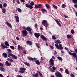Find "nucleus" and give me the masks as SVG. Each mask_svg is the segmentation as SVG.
Segmentation results:
<instances>
[{
	"label": "nucleus",
	"instance_id": "nucleus-1",
	"mask_svg": "<svg viewBox=\"0 0 77 77\" xmlns=\"http://www.w3.org/2000/svg\"><path fill=\"white\" fill-rule=\"evenodd\" d=\"M30 5H29V4H26L25 5V6L26 8H29L30 9H32L33 8V7L32 6L34 5V2L33 1L31 2Z\"/></svg>",
	"mask_w": 77,
	"mask_h": 77
},
{
	"label": "nucleus",
	"instance_id": "nucleus-2",
	"mask_svg": "<svg viewBox=\"0 0 77 77\" xmlns=\"http://www.w3.org/2000/svg\"><path fill=\"white\" fill-rule=\"evenodd\" d=\"M55 46L59 50L60 49L61 50H63V47L62 45V44H60L58 45V44H55Z\"/></svg>",
	"mask_w": 77,
	"mask_h": 77
},
{
	"label": "nucleus",
	"instance_id": "nucleus-3",
	"mask_svg": "<svg viewBox=\"0 0 77 77\" xmlns=\"http://www.w3.org/2000/svg\"><path fill=\"white\" fill-rule=\"evenodd\" d=\"M68 53L69 54L73 56L75 58L76 57V60L77 61V56L76 53H71L70 52V51L68 52Z\"/></svg>",
	"mask_w": 77,
	"mask_h": 77
},
{
	"label": "nucleus",
	"instance_id": "nucleus-4",
	"mask_svg": "<svg viewBox=\"0 0 77 77\" xmlns=\"http://www.w3.org/2000/svg\"><path fill=\"white\" fill-rule=\"evenodd\" d=\"M22 33L23 35V36H26L28 34V32L26 30H24L22 31Z\"/></svg>",
	"mask_w": 77,
	"mask_h": 77
},
{
	"label": "nucleus",
	"instance_id": "nucleus-5",
	"mask_svg": "<svg viewBox=\"0 0 77 77\" xmlns=\"http://www.w3.org/2000/svg\"><path fill=\"white\" fill-rule=\"evenodd\" d=\"M49 62L50 65L51 66H54V60L53 59L51 58L49 61Z\"/></svg>",
	"mask_w": 77,
	"mask_h": 77
},
{
	"label": "nucleus",
	"instance_id": "nucleus-6",
	"mask_svg": "<svg viewBox=\"0 0 77 77\" xmlns=\"http://www.w3.org/2000/svg\"><path fill=\"white\" fill-rule=\"evenodd\" d=\"M20 70H20L19 71V72H21V73H24V71L26 70V68L24 67H23V68H20Z\"/></svg>",
	"mask_w": 77,
	"mask_h": 77
},
{
	"label": "nucleus",
	"instance_id": "nucleus-7",
	"mask_svg": "<svg viewBox=\"0 0 77 77\" xmlns=\"http://www.w3.org/2000/svg\"><path fill=\"white\" fill-rule=\"evenodd\" d=\"M55 75L57 77H63L61 73L59 72H57L55 73Z\"/></svg>",
	"mask_w": 77,
	"mask_h": 77
},
{
	"label": "nucleus",
	"instance_id": "nucleus-8",
	"mask_svg": "<svg viewBox=\"0 0 77 77\" xmlns=\"http://www.w3.org/2000/svg\"><path fill=\"white\" fill-rule=\"evenodd\" d=\"M42 5L41 4H38V5L35 4V9H38L40 7H42Z\"/></svg>",
	"mask_w": 77,
	"mask_h": 77
},
{
	"label": "nucleus",
	"instance_id": "nucleus-9",
	"mask_svg": "<svg viewBox=\"0 0 77 77\" xmlns=\"http://www.w3.org/2000/svg\"><path fill=\"white\" fill-rule=\"evenodd\" d=\"M9 55H10V56H11L14 59H17V56H16V55H14L13 54H9Z\"/></svg>",
	"mask_w": 77,
	"mask_h": 77
},
{
	"label": "nucleus",
	"instance_id": "nucleus-10",
	"mask_svg": "<svg viewBox=\"0 0 77 77\" xmlns=\"http://www.w3.org/2000/svg\"><path fill=\"white\" fill-rule=\"evenodd\" d=\"M5 23L7 24V25L9 27L12 29V25L11 24L9 23V22L6 21L5 22Z\"/></svg>",
	"mask_w": 77,
	"mask_h": 77
},
{
	"label": "nucleus",
	"instance_id": "nucleus-11",
	"mask_svg": "<svg viewBox=\"0 0 77 77\" xmlns=\"http://www.w3.org/2000/svg\"><path fill=\"white\" fill-rule=\"evenodd\" d=\"M5 23L7 24V25L9 27L12 29V25L11 24L9 23V22L6 21L5 22Z\"/></svg>",
	"mask_w": 77,
	"mask_h": 77
},
{
	"label": "nucleus",
	"instance_id": "nucleus-12",
	"mask_svg": "<svg viewBox=\"0 0 77 77\" xmlns=\"http://www.w3.org/2000/svg\"><path fill=\"white\" fill-rule=\"evenodd\" d=\"M1 45L2 47V48L3 49V50H4V49H5V48H8V47H7L5 45H4V44H3V43H1Z\"/></svg>",
	"mask_w": 77,
	"mask_h": 77
},
{
	"label": "nucleus",
	"instance_id": "nucleus-13",
	"mask_svg": "<svg viewBox=\"0 0 77 77\" xmlns=\"http://www.w3.org/2000/svg\"><path fill=\"white\" fill-rule=\"evenodd\" d=\"M34 35L36 38H39V37L40 36L41 34L39 33L35 32L34 33Z\"/></svg>",
	"mask_w": 77,
	"mask_h": 77
},
{
	"label": "nucleus",
	"instance_id": "nucleus-14",
	"mask_svg": "<svg viewBox=\"0 0 77 77\" xmlns=\"http://www.w3.org/2000/svg\"><path fill=\"white\" fill-rule=\"evenodd\" d=\"M5 65L7 66H10L11 65V63H9L8 61H6L5 62Z\"/></svg>",
	"mask_w": 77,
	"mask_h": 77
},
{
	"label": "nucleus",
	"instance_id": "nucleus-15",
	"mask_svg": "<svg viewBox=\"0 0 77 77\" xmlns=\"http://www.w3.org/2000/svg\"><path fill=\"white\" fill-rule=\"evenodd\" d=\"M7 51H8V56L9 57H10V55H9V54H12V53H11V52H12V51H11V50L10 49H7Z\"/></svg>",
	"mask_w": 77,
	"mask_h": 77
},
{
	"label": "nucleus",
	"instance_id": "nucleus-16",
	"mask_svg": "<svg viewBox=\"0 0 77 77\" xmlns=\"http://www.w3.org/2000/svg\"><path fill=\"white\" fill-rule=\"evenodd\" d=\"M14 17L16 19V21L17 23H19V17L17 16H15Z\"/></svg>",
	"mask_w": 77,
	"mask_h": 77
},
{
	"label": "nucleus",
	"instance_id": "nucleus-17",
	"mask_svg": "<svg viewBox=\"0 0 77 77\" xmlns=\"http://www.w3.org/2000/svg\"><path fill=\"white\" fill-rule=\"evenodd\" d=\"M54 42L55 44H60V43H61V42H60V41L58 39L55 40Z\"/></svg>",
	"mask_w": 77,
	"mask_h": 77
},
{
	"label": "nucleus",
	"instance_id": "nucleus-18",
	"mask_svg": "<svg viewBox=\"0 0 77 77\" xmlns=\"http://www.w3.org/2000/svg\"><path fill=\"white\" fill-rule=\"evenodd\" d=\"M26 30L27 31H32V29L30 26H28L26 27Z\"/></svg>",
	"mask_w": 77,
	"mask_h": 77
},
{
	"label": "nucleus",
	"instance_id": "nucleus-19",
	"mask_svg": "<svg viewBox=\"0 0 77 77\" xmlns=\"http://www.w3.org/2000/svg\"><path fill=\"white\" fill-rule=\"evenodd\" d=\"M26 43L27 44H29V45H32V42L29 41H27Z\"/></svg>",
	"mask_w": 77,
	"mask_h": 77
},
{
	"label": "nucleus",
	"instance_id": "nucleus-20",
	"mask_svg": "<svg viewBox=\"0 0 77 77\" xmlns=\"http://www.w3.org/2000/svg\"><path fill=\"white\" fill-rule=\"evenodd\" d=\"M55 21L56 22L58 25V26H59L60 27H61V24H60V23H59V22L58 20H57V19H56L55 20Z\"/></svg>",
	"mask_w": 77,
	"mask_h": 77
},
{
	"label": "nucleus",
	"instance_id": "nucleus-21",
	"mask_svg": "<svg viewBox=\"0 0 77 77\" xmlns=\"http://www.w3.org/2000/svg\"><path fill=\"white\" fill-rule=\"evenodd\" d=\"M32 75L34 77H38V76L39 75V74H38V73H37L35 74H32Z\"/></svg>",
	"mask_w": 77,
	"mask_h": 77
},
{
	"label": "nucleus",
	"instance_id": "nucleus-22",
	"mask_svg": "<svg viewBox=\"0 0 77 77\" xmlns=\"http://www.w3.org/2000/svg\"><path fill=\"white\" fill-rule=\"evenodd\" d=\"M45 6L48 9L50 8V5L48 4H45Z\"/></svg>",
	"mask_w": 77,
	"mask_h": 77
},
{
	"label": "nucleus",
	"instance_id": "nucleus-23",
	"mask_svg": "<svg viewBox=\"0 0 77 77\" xmlns=\"http://www.w3.org/2000/svg\"><path fill=\"white\" fill-rule=\"evenodd\" d=\"M18 50H23V48L19 45H18Z\"/></svg>",
	"mask_w": 77,
	"mask_h": 77
},
{
	"label": "nucleus",
	"instance_id": "nucleus-24",
	"mask_svg": "<svg viewBox=\"0 0 77 77\" xmlns=\"http://www.w3.org/2000/svg\"><path fill=\"white\" fill-rule=\"evenodd\" d=\"M2 56L5 58H6V57H7V54L5 53H3Z\"/></svg>",
	"mask_w": 77,
	"mask_h": 77
},
{
	"label": "nucleus",
	"instance_id": "nucleus-25",
	"mask_svg": "<svg viewBox=\"0 0 77 77\" xmlns=\"http://www.w3.org/2000/svg\"><path fill=\"white\" fill-rule=\"evenodd\" d=\"M41 11L43 13H44L45 12H47V11L46 10L45 8H42L41 9Z\"/></svg>",
	"mask_w": 77,
	"mask_h": 77
},
{
	"label": "nucleus",
	"instance_id": "nucleus-26",
	"mask_svg": "<svg viewBox=\"0 0 77 77\" xmlns=\"http://www.w3.org/2000/svg\"><path fill=\"white\" fill-rule=\"evenodd\" d=\"M28 59L29 60H30V61H31V60H32V61H33V58L32 57H27Z\"/></svg>",
	"mask_w": 77,
	"mask_h": 77
},
{
	"label": "nucleus",
	"instance_id": "nucleus-27",
	"mask_svg": "<svg viewBox=\"0 0 77 77\" xmlns=\"http://www.w3.org/2000/svg\"><path fill=\"white\" fill-rule=\"evenodd\" d=\"M0 69L1 71H3V72H5V69L3 68V67H0Z\"/></svg>",
	"mask_w": 77,
	"mask_h": 77
},
{
	"label": "nucleus",
	"instance_id": "nucleus-28",
	"mask_svg": "<svg viewBox=\"0 0 77 77\" xmlns=\"http://www.w3.org/2000/svg\"><path fill=\"white\" fill-rule=\"evenodd\" d=\"M40 38H41V39H47L44 35H40Z\"/></svg>",
	"mask_w": 77,
	"mask_h": 77
},
{
	"label": "nucleus",
	"instance_id": "nucleus-29",
	"mask_svg": "<svg viewBox=\"0 0 77 77\" xmlns=\"http://www.w3.org/2000/svg\"><path fill=\"white\" fill-rule=\"evenodd\" d=\"M35 62L36 63L37 65H39L40 64V62H39V61L38 60H37L36 61H35Z\"/></svg>",
	"mask_w": 77,
	"mask_h": 77
},
{
	"label": "nucleus",
	"instance_id": "nucleus-30",
	"mask_svg": "<svg viewBox=\"0 0 77 77\" xmlns=\"http://www.w3.org/2000/svg\"><path fill=\"white\" fill-rule=\"evenodd\" d=\"M5 45H6V46H7L8 47H9V43H8V42H5Z\"/></svg>",
	"mask_w": 77,
	"mask_h": 77
},
{
	"label": "nucleus",
	"instance_id": "nucleus-31",
	"mask_svg": "<svg viewBox=\"0 0 77 77\" xmlns=\"http://www.w3.org/2000/svg\"><path fill=\"white\" fill-rule=\"evenodd\" d=\"M7 60H8V61H9V62H13V60H12V59L11 58H8Z\"/></svg>",
	"mask_w": 77,
	"mask_h": 77
},
{
	"label": "nucleus",
	"instance_id": "nucleus-32",
	"mask_svg": "<svg viewBox=\"0 0 77 77\" xmlns=\"http://www.w3.org/2000/svg\"><path fill=\"white\" fill-rule=\"evenodd\" d=\"M2 12L3 13H5L6 12V8H3L2 9Z\"/></svg>",
	"mask_w": 77,
	"mask_h": 77
},
{
	"label": "nucleus",
	"instance_id": "nucleus-33",
	"mask_svg": "<svg viewBox=\"0 0 77 77\" xmlns=\"http://www.w3.org/2000/svg\"><path fill=\"white\" fill-rule=\"evenodd\" d=\"M47 23V21L45 20H43L42 23V24H45Z\"/></svg>",
	"mask_w": 77,
	"mask_h": 77
},
{
	"label": "nucleus",
	"instance_id": "nucleus-34",
	"mask_svg": "<svg viewBox=\"0 0 77 77\" xmlns=\"http://www.w3.org/2000/svg\"><path fill=\"white\" fill-rule=\"evenodd\" d=\"M72 2L74 4H77V0H72Z\"/></svg>",
	"mask_w": 77,
	"mask_h": 77
},
{
	"label": "nucleus",
	"instance_id": "nucleus-35",
	"mask_svg": "<svg viewBox=\"0 0 77 77\" xmlns=\"http://www.w3.org/2000/svg\"><path fill=\"white\" fill-rule=\"evenodd\" d=\"M37 72L39 74V75L40 76V77H42V74L39 71H37Z\"/></svg>",
	"mask_w": 77,
	"mask_h": 77
},
{
	"label": "nucleus",
	"instance_id": "nucleus-36",
	"mask_svg": "<svg viewBox=\"0 0 77 77\" xmlns=\"http://www.w3.org/2000/svg\"><path fill=\"white\" fill-rule=\"evenodd\" d=\"M67 38H68L69 39L71 38H72V36H71V35H67Z\"/></svg>",
	"mask_w": 77,
	"mask_h": 77
},
{
	"label": "nucleus",
	"instance_id": "nucleus-37",
	"mask_svg": "<svg viewBox=\"0 0 77 77\" xmlns=\"http://www.w3.org/2000/svg\"><path fill=\"white\" fill-rule=\"evenodd\" d=\"M57 58L58 59H59V60H61V61H62L63 60L62 58V57H57Z\"/></svg>",
	"mask_w": 77,
	"mask_h": 77
},
{
	"label": "nucleus",
	"instance_id": "nucleus-38",
	"mask_svg": "<svg viewBox=\"0 0 77 77\" xmlns=\"http://www.w3.org/2000/svg\"><path fill=\"white\" fill-rule=\"evenodd\" d=\"M24 63L25 64V65H27V66H30V64H29L28 63L24 62Z\"/></svg>",
	"mask_w": 77,
	"mask_h": 77
},
{
	"label": "nucleus",
	"instance_id": "nucleus-39",
	"mask_svg": "<svg viewBox=\"0 0 77 77\" xmlns=\"http://www.w3.org/2000/svg\"><path fill=\"white\" fill-rule=\"evenodd\" d=\"M52 6L53 7L55 8V9H57V7L56 6V5L54 4H52Z\"/></svg>",
	"mask_w": 77,
	"mask_h": 77
},
{
	"label": "nucleus",
	"instance_id": "nucleus-40",
	"mask_svg": "<svg viewBox=\"0 0 77 77\" xmlns=\"http://www.w3.org/2000/svg\"><path fill=\"white\" fill-rule=\"evenodd\" d=\"M65 72L66 73V74H69V71H68V69H66L65 70Z\"/></svg>",
	"mask_w": 77,
	"mask_h": 77
},
{
	"label": "nucleus",
	"instance_id": "nucleus-41",
	"mask_svg": "<svg viewBox=\"0 0 77 77\" xmlns=\"http://www.w3.org/2000/svg\"><path fill=\"white\" fill-rule=\"evenodd\" d=\"M7 4H6V3L5 2L4 3V4H3L4 7H6V6H7Z\"/></svg>",
	"mask_w": 77,
	"mask_h": 77
},
{
	"label": "nucleus",
	"instance_id": "nucleus-42",
	"mask_svg": "<svg viewBox=\"0 0 77 77\" xmlns=\"http://www.w3.org/2000/svg\"><path fill=\"white\" fill-rule=\"evenodd\" d=\"M71 32L72 34H74V31L73 29H72L71 31Z\"/></svg>",
	"mask_w": 77,
	"mask_h": 77
},
{
	"label": "nucleus",
	"instance_id": "nucleus-43",
	"mask_svg": "<svg viewBox=\"0 0 77 77\" xmlns=\"http://www.w3.org/2000/svg\"><path fill=\"white\" fill-rule=\"evenodd\" d=\"M17 10L19 12H21V9L18 8H17Z\"/></svg>",
	"mask_w": 77,
	"mask_h": 77
},
{
	"label": "nucleus",
	"instance_id": "nucleus-44",
	"mask_svg": "<svg viewBox=\"0 0 77 77\" xmlns=\"http://www.w3.org/2000/svg\"><path fill=\"white\" fill-rule=\"evenodd\" d=\"M35 45L36 46H37V47L38 48H40V46H38V43H35Z\"/></svg>",
	"mask_w": 77,
	"mask_h": 77
},
{
	"label": "nucleus",
	"instance_id": "nucleus-45",
	"mask_svg": "<svg viewBox=\"0 0 77 77\" xmlns=\"http://www.w3.org/2000/svg\"><path fill=\"white\" fill-rule=\"evenodd\" d=\"M60 70L61 71V72H63V69L62 68H60Z\"/></svg>",
	"mask_w": 77,
	"mask_h": 77
},
{
	"label": "nucleus",
	"instance_id": "nucleus-46",
	"mask_svg": "<svg viewBox=\"0 0 77 77\" xmlns=\"http://www.w3.org/2000/svg\"><path fill=\"white\" fill-rule=\"evenodd\" d=\"M10 47L12 50H14V47L13 46H10Z\"/></svg>",
	"mask_w": 77,
	"mask_h": 77
},
{
	"label": "nucleus",
	"instance_id": "nucleus-47",
	"mask_svg": "<svg viewBox=\"0 0 77 77\" xmlns=\"http://www.w3.org/2000/svg\"><path fill=\"white\" fill-rule=\"evenodd\" d=\"M62 8H65V5L63 4L62 5Z\"/></svg>",
	"mask_w": 77,
	"mask_h": 77
},
{
	"label": "nucleus",
	"instance_id": "nucleus-48",
	"mask_svg": "<svg viewBox=\"0 0 77 77\" xmlns=\"http://www.w3.org/2000/svg\"><path fill=\"white\" fill-rule=\"evenodd\" d=\"M23 29L24 30H27V28H26V27H25V26H23Z\"/></svg>",
	"mask_w": 77,
	"mask_h": 77
},
{
	"label": "nucleus",
	"instance_id": "nucleus-49",
	"mask_svg": "<svg viewBox=\"0 0 77 77\" xmlns=\"http://www.w3.org/2000/svg\"><path fill=\"white\" fill-rule=\"evenodd\" d=\"M57 54V52H56V51H54V55H56V54Z\"/></svg>",
	"mask_w": 77,
	"mask_h": 77
},
{
	"label": "nucleus",
	"instance_id": "nucleus-50",
	"mask_svg": "<svg viewBox=\"0 0 77 77\" xmlns=\"http://www.w3.org/2000/svg\"><path fill=\"white\" fill-rule=\"evenodd\" d=\"M35 28H37L38 27V24L37 23H35Z\"/></svg>",
	"mask_w": 77,
	"mask_h": 77
},
{
	"label": "nucleus",
	"instance_id": "nucleus-51",
	"mask_svg": "<svg viewBox=\"0 0 77 77\" xmlns=\"http://www.w3.org/2000/svg\"><path fill=\"white\" fill-rule=\"evenodd\" d=\"M45 24L43 25V26H48V24L47 23V22Z\"/></svg>",
	"mask_w": 77,
	"mask_h": 77
},
{
	"label": "nucleus",
	"instance_id": "nucleus-52",
	"mask_svg": "<svg viewBox=\"0 0 77 77\" xmlns=\"http://www.w3.org/2000/svg\"><path fill=\"white\" fill-rule=\"evenodd\" d=\"M0 8H3V5L1 4H0Z\"/></svg>",
	"mask_w": 77,
	"mask_h": 77
},
{
	"label": "nucleus",
	"instance_id": "nucleus-53",
	"mask_svg": "<svg viewBox=\"0 0 77 77\" xmlns=\"http://www.w3.org/2000/svg\"><path fill=\"white\" fill-rule=\"evenodd\" d=\"M20 0L21 2H22V3H24V2H25V0Z\"/></svg>",
	"mask_w": 77,
	"mask_h": 77
},
{
	"label": "nucleus",
	"instance_id": "nucleus-54",
	"mask_svg": "<svg viewBox=\"0 0 77 77\" xmlns=\"http://www.w3.org/2000/svg\"><path fill=\"white\" fill-rule=\"evenodd\" d=\"M52 69H53V70H56V67L54 66H53Z\"/></svg>",
	"mask_w": 77,
	"mask_h": 77
},
{
	"label": "nucleus",
	"instance_id": "nucleus-55",
	"mask_svg": "<svg viewBox=\"0 0 77 77\" xmlns=\"http://www.w3.org/2000/svg\"><path fill=\"white\" fill-rule=\"evenodd\" d=\"M0 66L2 67H3V64L2 63H0Z\"/></svg>",
	"mask_w": 77,
	"mask_h": 77
},
{
	"label": "nucleus",
	"instance_id": "nucleus-56",
	"mask_svg": "<svg viewBox=\"0 0 77 77\" xmlns=\"http://www.w3.org/2000/svg\"><path fill=\"white\" fill-rule=\"evenodd\" d=\"M52 39H56V37L54 35L52 36Z\"/></svg>",
	"mask_w": 77,
	"mask_h": 77
},
{
	"label": "nucleus",
	"instance_id": "nucleus-57",
	"mask_svg": "<svg viewBox=\"0 0 77 77\" xmlns=\"http://www.w3.org/2000/svg\"><path fill=\"white\" fill-rule=\"evenodd\" d=\"M50 47L51 48V49H53L54 48V47L52 46H50Z\"/></svg>",
	"mask_w": 77,
	"mask_h": 77
},
{
	"label": "nucleus",
	"instance_id": "nucleus-58",
	"mask_svg": "<svg viewBox=\"0 0 77 77\" xmlns=\"http://www.w3.org/2000/svg\"><path fill=\"white\" fill-rule=\"evenodd\" d=\"M17 3H18V4H20V1L19 0H17Z\"/></svg>",
	"mask_w": 77,
	"mask_h": 77
},
{
	"label": "nucleus",
	"instance_id": "nucleus-59",
	"mask_svg": "<svg viewBox=\"0 0 77 77\" xmlns=\"http://www.w3.org/2000/svg\"><path fill=\"white\" fill-rule=\"evenodd\" d=\"M64 17H65V18H69V17H68V16H66V15H64Z\"/></svg>",
	"mask_w": 77,
	"mask_h": 77
},
{
	"label": "nucleus",
	"instance_id": "nucleus-60",
	"mask_svg": "<svg viewBox=\"0 0 77 77\" xmlns=\"http://www.w3.org/2000/svg\"><path fill=\"white\" fill-rule=\"evenodd\" d=\"M74 6L76 8H77V4H75L74 5Z\"/></svg>",
	"mask_w": 77,
	"mask_h": 77
},
{
	"label": "nucleus",
	"instance_id": "nucleus-61",
	"mask_svg": "<svg viewBox=\"0 0 77 77\" xmlns=\"http://www.w3.org/2000/svg\"><path fill=\"white\" fill-rule=\"evenodd\" d=\"M71 77H74V75L73 74H72L70 75Z\"/></svg>",
	"mask_w": 77,
	"mask_h": 77
},
{
	"label": "nucleus",
	"instance_id": "nucleus-62",
	"mask_svg": "<svg viewBox=\"0 0 77 77\" xmlns=\"http://www.w3.org/2000/svg\"><path fill=\"white\" fill-rule=\"evenodd\" d=\"M29 33L30 34H32V32L31 31H29Z\"/></svg>",
	"mask_w": 77,
	"mask_h": 77
},
{
	"label": "nucleus",
	"instance_id": "nucleus-63",
	"mask_svg": "<svg viewBox=\"0 0 77 77\" xmlns=\"http://www.w3.org/2000/svg\"><path fill=\"white\" fill-rule=\"evenodd\" d=\"M0 77H4V76H3V75H2V74H0Z\"/></svg>",
	"mask_w": 77,
	"mask_h": 77
},
{
	"label": "nucleus",
	"instance_id": "nucleus-64",
	"mask_svg": "<svg viewBox=\"0 0 77 77\" xmlns=\"http://www.w3.org/2000/svg\"><path fill=\"white\" fill-rule=\"evenodd\" d=\"M75 51L76 53V54H77V49H75Z\"/></svg>",
	"mask_w": 77,
	"mask_h": 77
}]
</instances>
